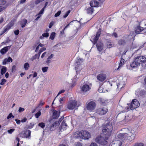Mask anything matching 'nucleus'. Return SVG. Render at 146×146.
Returning a JSON list of instances; mask_svg holds the SVG:
<instances>
[{"label":"nucleus","mask_w":146,"mask_h":146,"mask_svg":"<svg viewBox=\"0 0 146 146\" xmlns=\"http://www.w3.org/2000/svg\"><path fill=\"white\" fill-rule=\"evenodd\" d=\"M65 98L64 97L61 98H60L59 102L60 103H62V102L64 101Z\"/></svg>","instance_id":"nucleus-62"},{"label":"nucleus","mask_w":146,"mask_h":146,"mask_svg":"<svg viewBox=\"0 0 146 146\" xmlns=\"http://www.w3.org/2000/svg\"><path fill=\"white\" fill-rule=\"evenodd\" d=\"M54 24V22L53 21L51 22L49 24V25L48 26L49 28H51Z\"/></svg>","instance_id":"nucleus-51"},{"label":"nucleus","mask_w":146,"mask_h":146,"mask_svg":"<svg viewBox=\"0 0 146 146\" xmlns=\"http://www.w3.org/2000/svg\"><path fill=\"white\" fill-rule=\"evenodd\" d=\"M38 125L42 128H43L45 127V124L44 123L41 122L38 124Z\"/></svg>","instance_id":"nucleus-37"},{"label":"nucleus","mask_w":146,"mask_h":146,"mask_svg":"<svg viewBox=\"0 0 146 146\" xmlns=\"http://www.w3.org/2000/svg\"><path fill=\"white\" fill-rule=\"evenodd\" d=\"M124 59L122 58L119 64L118 67L117 69V70L120 69V68L122 67L124 64Z\"/></svg>","instance_id":"nucleus-25"},{"label":"nucleus","mask_w":146,"mask_h":146,"mask_svg":"<svg viewBox=\"0 0 146 146\" xmlns=\"http://www.w3.org/2000/svg\"><path fill=\"white\" fill-rule=\"evenodd\" d=\"M7 62V58H5L3 60V65H5L6 64Z\"/></svg>","instance_id":"nucleus-53"},{"label":"nucleus","mask_w":146,"mask_h":146,"mask_svg":"<svg viewBox=\"0 0 146 146\" xmlns=\"http://www.w3.org/2000/svg\"><path fill=\"white\" fill-rule=\"evenodd\" d=\"M113 130V127L111 124L108 123L104 126L102 128L103 135L106 136V139H108L110 136Z\"/></svg>","instance_id":"nucleus-2"},{"label":"nucleus","mask_w":146,"mask_h":146,"mask_svg":"<svg viewBox=\"0 0 146 146\" xmlns=\"http://www.w3.org/2000/svg\"><path fill=\"white\" fill-rule=\"evenodd\" d=\"M19 33V30H17L14 31V33L16 35H18Z\"/></svg>","instance_id":"nucleus-58"},{"label":"nucleus","mask_w":146,"mask_h":146,"mask_svg":"<svg viewBox=\"0 0 146 146\" xmlns=\"http://www.w3.org/2000/svg\"><path fill=\"white\" fill-rule=\"evenodd\" d=\"M44 104V102H42V100L40 101L39 104L38 105V107H40L43 105Z\"/></svg>","instance_id":"nucleus-52"},{"label":"nucleus","mask_w":146,"mask_h":146,"mask_svg":"<svg viewBox=\"0 0 146 146\" xmlns=\"http://www.w3.org/2000/svg\"><path fill=\"white\" fill-rule=\"evenodd\" d=\"M46 50V48L45 47H43L42 48H41L39 51V52H38V53H39V55H40L41 53V52H43V51L45 50Z\"/></svg>","instance_id":"nucleus-36"},{"label":"nucleus","mask_w":146,"mask_h":146,"mask_svg":"<svg viewBox=\"0 0 146 146\" xmlns=\"http://www.w3.org/2000/svg\"><path fill=\"white\" fill-rule=\"evenodd\" d=\"M15 130L14 129H11L9 130H8L7 131V132L8 133L10 134H11L12 133V132L14 131Z\"/></svg>","instance_id":"nucleus-47"},{"label":"nucleus","mask_w":146,"mask_h":146,"mask_svg":"<svg viewBox=\"0 0 146 146\" xmlns=\"http://www.w3.org/2000/svg\"><path fill=\"white\" fill-rule=\"evenodd\" d=\"M42 36L43 37H48L49 36V34L47 33H44L42 34Z\"/></svg>","instance_id":"nucleus-45"},{"label":"nucleus","mask_w":146,"mask_h":146,"mask_svg":"<svg viewBox=\"0 0 146 146\" xmlns=\"http://www.w3.org/2000/svg\"><path fill=\"white\" fill-rule=\"evenodd\" d=\"M1 5H4L6 3V1L5 0H1Z\"/></svg>","instance_id":"nucleus-46"},{"label":"nucleus","mask_w":146,"mask_h":146,"mask_svg":"<svg viewBox=\"0 0 146 146\" xmlns=\"http://www.w3.org/2000/svg\"><path fill=\"white\" fill-rule=\"evenodd\" d=\"M39 55V53H38L37 54H36L34 56V57H35L36 58H39L40 55Z\"/></svg>","instance_id":"nucleus-63"},{"label":"nucleus","mask_w":146,"mask_h":146,"mask_svg":"<svg viewBox=\"0 0 146 146\" xmlns=\"http://www.w3.org/2000/svg\"><path fill=\"white\" fill-rule=\"evenodd\" d=\"M93 12V8L92 7L88 8L87 10V13L91 14Z\"/></svg>","instance_id":"nucleus-28"},{"label":"nucleus","mask_w":146,"mask_h":146,"mask_svg":"<svg viewBox=\"0 0 146 146\" xmlns=\"http://www.w3.org/2000/svg\"><path fill=\"white\" fill-rule=\"evenodd\" d=\"M84 60L82 58H80L79 57H78L76 60L75 63V65L76 66L75 68L76 67H78L79 69L80 68H81V69L82 68L81 67L80 64L83 62Z\"/></svg>","instance_id":"nucleus-12"},{"label":"nucleus","mask_w":146,"mask_h":146,"mask_svg":"<svg viewBox=\"0 0 146 146\" xmlns=\"http://www.w3.org/2000/svg\"><path fill=\"white\" fill-rule=\"evenodd\" d=\"M130 66L133 68H137L139 65L137 61H136L135 58L133 60L131 63L130 64Z\"/></svg>","instance_id":"nucleus-19"},{"label":"nucleus","mask_w":146,"mask_h":146,"mask_svg":"<svg viewBox=\"0 0 146 146\" xmlns=\"http://www.w3.org/2000/svg\"><path fill=\"white\" fill-rule=\"evenodd\" d=\"M96 106L95 103L94 102L91 101L88 104L86 108L89 110H92L95 108Z\"/></svg>","instance_id":"nucleus-11"},{"label":"nucleus","mask_w":146,"mask_h":146,"mask_svg":"<svg viewBox=\"0 0 146 146\" xmlns=\"http://www.w3.org/2000/svg\"><path fill=\"white\" fill-rule=\"evenodd\" d=\"M108 110L106 107L100 108L97 110L96 112L100 115H104L107 112Z\"/></svg>","instance_id":"nucleus-10"},{"label":"nucleus","mask_w":146,"mask_h":146,"mask_svg":"<svg viewBox=\"0 0 146 146\" xmlns=\"http://www.w3.org/2000/svg\"><path fill=\"white\" fill-rule=\"evenodd\" d=\"M54 56V54H51L49 56H48L47 58V60H50Z\"/></svg>","instance_id":"nucleus-57"},{"label":"nucleus","mask_w":146,"mask_h":146,"mask_svg":"<svg viewBox=\"0 0 146 146\" xmlns=\"http://www.w3.org/2000/svg\"><path fill=\"white\" fill-rule=\"evenodd\" d=\"M134 145V146H146V145H144L143 143H137Z\"/></svg>","instance_id":"nucleus-34"},{"label":"nucleus","mask_w":146,"mask_h":146,"mask_svg":"<svg viewBox=\"0 0 146 146\" xmlns=\"http://www.w3.org/2000/svg\"><path fill=\"white\" fill-rule=\"evenodd\" d=\"M13 24L11 22L9 23L4 28V30L2 31L1 33L0 34V35H1L6 32L7 31L9 30L13 26Z\"/></svg>","instance_id":"nucleus-15"},{"label":"nucleus","mask_w":146,"mask_h":146,"mask_svg":"<svg viewBox=\"0 0 146 146\" xmlns=\"http://www.w3.org/2000/svg\"><path fill=\"white\" fill-rule=\"evenodd\" d=\"M20 142V139H19L18 137H16L14 141L15 143H16L17 142L19 143Z\"/></svg>","instance_id":"nucleus-50"},{"label":"nucleus","mask_w":146,"mask_h":146,"mask_svg":"<svg viewBox=\"0 0 146 146\" xmlns=\"http://www.w3.org/2000/svg\"><path fill=\"white\" fill-rule=\"evenodd\" d=\"M101 31V28H99L98 31L96 33V36H95L92 37V38L93 39V41H92V42L94 44L97 43V42L98 40L100 35Z\"/></svg>","instance_id":"nucleus-9"},{"label":"nucleus","mask_w":146,"mask_h":146,"mask_svg":"<svg viewBox=\"0 0 146 146\" xmlns=\"http://www.w3.org/2000/svg\"><path fill=\"white\" fill-rule=\"evenodd\" d=\"M135 59L139 66L141 64L143 68H146V58L145 56H139L136 57Z\"/></svg>","instance_id":"nucleus-3"},{"label":"nucleus","mask_w":146,"mask_h":146,"mask_svg":"<svg viewBox=\"0 0 146 146\" xmlns=\"http://www.w3.org/2000/svg\"><path fill=\"white\" fill-rule=\"evenodd\" d=\"M106 136H98L95 139V141L97 143L102 145H105L107 144L108 142L106 139Z\"/></svg>","instance_id":"nucleus-4"},{"label":"nucleus","mask_w":146,"mask_h":146,"mask_svg":"<svg viewBox=\"0 0 146 146\" xmlns=\"http://www.w3.org/2000/svg\"><path fill=\"white\" fill-rule=\"evenodd\" d=\"M58 125V124L57 121H56L51 125L50 128V131H53Z\"/></svg>","instance_id":"nucleus-24"},{"label":"nucleus","mask_w":146,"mask_h":146,"mask_svg":"<svg viewBox=\"0 0 146 146\" xmlns=\"http://www.w3.org/2000/svg\"><path fill=\"white\" fill-rule=\"evenodd\" d=\"M52 117L54 119H57L59 117L60 112L54 110L52 111Z\"/></svg>","instance_id":"nucleus-20"},{"label":"nucleus","mask_w":146,"mask_h":146,"mask_svg":"<svg viewBox=\"0 0 146 146\" xmlns=\"http://www.w3.org/2000/svg\"><path fill=\"white\" fill-rule=\"evenodd\" d=\"M41 114V112L40 111H39L37 113L35 114V116L36 118H38L40 115Z\"/></svg>","instance_id":"nucleus-35"},{"label":"nucleus","mask_w":146,"mask_h":146,"mask_svg":"<svg viewBox=\"0 0 146 146\" xmlns=\"http://www.w3.org/2000/svg\"><path fill=\"white\" fill-rule=\"evenodd\" d=\"M46 54V52H44L41 55V58H43L45 56V55Z\"/></svg>","instance_id":"nucleus-64"},{"label":"nucleus","mask_w":146,"mask_h":146,"mask_svg":"<svg viewBox=\"0 0 146 146\" xmlns=\"http://www.w3.org/2000/svg\"><path fill=\"white\" fill-rule=\"evenodd\" d=\"M111 35L114 36L115 38H117V34L115 32L113 33Z\"/></svg>","instance_id":"nucleus-54"},{"label":"nucleus","mask_w":146,"mask_h":146,"mask_svg":"<svg viewBox=\"0 0 146 146\" xmlns=\"http://www.w3.org/2000/svg\"><path fill=\"white\" fill-rule=\"evenodd\" d=\"M11 117H12V118H14V116L12 115V113H10L7 116V119H9Z\"/></svg>","instance_id":"nucleus-40"},{"label":"nucleus","mask_w":146,"mask_h":146,"mask_svg":"<svg viewBox=\"0 0 146 146\" xmlns=\"http://www.w3.org/2000/svg\"><path fill=\"white\" fill-rule=\"evenodd\" d=\"M140 105L139 102L136 99L133 100L129 106L130 109L132 110L138 107Z\"/></svg>","instance_id":"nucleus-8"},{"label":"nucleus","mask_w":146,"mask_h":146,"mask_svg":"<svg viewBox=\"0 0 146 146\" xmlns=\"http://www.w3.org/2000/svg\"><path fill=\"white\" fill-rule=\"evenodd\" d=\"M48 67H44L42 68V70L43 72L44 73L47 72L48 69Z\"/></svg>","instance_id":"nucleus-33"},{"label":"nucleus","mask_w":146,"mask_h":146,"mask_svg":"<svg viewBox=\"0 0 146 146\" xmlns=\"http://www.w3.org/2000/svg\"><path fill=\"white\" fill-rule=\"evenodd\" d=\"M90 146H98L95 143H92Z\"/></svg>","instance_id":"nucleus-61"},{"label":"nucleus","mask_w":146,"mask_h":146,"mask_svg":"<svg viewBox=\"0 0 146 146\" xmlns=\"http://www.w3.org/2000/svg\"><path fill=\"white\" fill-rule=\"evenodd\" d=\"M28 132V133H25L24 134L25 135V137H24L27 138H29V137H30L31 136V131L29 130H28L27 131ZM30 138H29V139Z\"/></svg>","instance_id":"nucleus-29"},{"label":"nucleus","mask_w":146,"mask_h":146,"mask_svg":"<svg viewBox=\"0 0 146 146\" xmlns=\"http://www.w3.org/2000/svg\"><path fill=\"white\" fill-rule=\"evenodd\" d=\"M44 10V8H43L38 13L42 15L43 13Z\"/></svg>","instance_id":"nucleus-55"},{"label":"nucleus","mask_w":146,"mask_h":146,"mask_svg":"<svg viewBox=\"0 0 146 146\" xmlns=\"http://www.w3.org/2000/svg\"><path fill=\"white\" fill-rule=\"evenodd\" d=\"M61 13V11H58L54 15V16L55 17H57L59 16Z\"/></svg>","instance_id":"nucleus-42"},{"label":"nucleus","mask_w":146,"mask_h":146,"mask_svg":"<svg viewBox=\"0 0 146 146\" xmlns=\"http://www.w3.org/2000/svg\"><path fill=\"white\" fill-rule=\"evenodd\" d=\"M56 33L54 32L52 33L50 36V38L52 40H53L54 39Z\"/></svg>","instance_id":"nucleus-31"},{"label":"nucleus","mask_w":146,"mask_h":146,"mask_svg":"<svg viewBox=\"0 0 146 146\" xmlns=\"http://www.w3.org/2000/svg\"><path fill=\"white\" fill-rule=\"evenodd\" d=\"M76 21L75 20H74L72 21L71 22H70L66 26V27H65L64 30L65 29H66L70 25H71L72 24V23L74 21Z\"/></svg>","instance_id":"nucleus-44"},{"label":"nucleus","mask_w":146,"mask_h":146,"mask_svg":"<svg viewBox=\"0 0 146 146\" xmlns=\"http://www.w3.org/2000/svg\"><path fill=\"white\" fill-rule=\"evenodd\" d=\"M81 90L82 91L84 92H86L88 91L90 88L88 85L85 84L80 87Z\"/></svg>","instance_id":"nucleus-16"},{"label":"nucleus","mask_w":146,"mask_h":146,"mask_svg":"<svg viewBox=\"0 0 146 146\" xmlns=\"http://www.w3.org/2000/svg\"><path fill=\"white\" fill-rule=\"evenodd\" d=\"M6 82V80L5 79H3L1 80L0 84L1 85H3Z\"/></svg>","instance_id":"nucleus-38"},{"label":"nucleus","mask_w":146,"mask_h":146,"mask_svg":"<svg viewBox=\"0 0 146 146\" xmlns=\"http://www.w3.org/2000/svg\"><path fill=\"white\" fill-rule=\"evenodd\" d=\"M7 5H5V6H0V12L3 11V10L5 9L7 7Z\"/></svg>","instance_id":"nucleus-32"},{"label":"nucleus","mask_w":146,"mask_h":146,"mask_svg":"<svg viewBox=\"0 0 146 146\" xmlns=\"http://www.w3.org/2000/svg\"><path fill=\"white\" fill-rule=\"evenodd\" d=\"M68 126L67 124L66 123L65 120H63L62 121L61 125L59 127V129L60 131H61L66 130L68 127Z\"/></svg>","instance_id":"nucleus-14"},{"label":"nucleus","mask_w":146,"mask_h":146,"mask_svg":"<svg viewBox=\"0 0 146 146\" xmlns=\"http://www.w3.org/2000/svg\"><path fill=\"white\" fill-rule=\"evenodd\" d=\"M11 45L4 47L0 50V52L2 54H5L10 48Z\"/></svg>","instance_id":"nucleus-18"},{"label":"nucleus","mask_w":146,"mask_h":146,"mask_svg":"<svg viewBox=\"0 0 146 146\" xmlns=\"http://www.w3.org/2000/svg\"><path fill=\"white\" fill-rule=\"evenodd\" d=\"M15 121H16V123L17 124H19L20 123L21 121L20 120L16 119H15Z\"/></svg>","instance_id":"nucleus-59"},{"label":"nucleus","mask_w":146,"mask_h":146,"mask_svg":"<svg viewBox=\"0 0 146 146\" xmlns=\"http://www.w3.org/2000/svg\"><path fill=\"white\" fill-rule=\"evenodd\" d=\"M126 132L123 133H121L119 134L117 136L118 138L119 139L128 140L131 141L133 140L135 138L134 134L135 131L131 129H126Z\"/></svg>","instance_id":"nucleus-1"},{"label":"nucleus","mask_w":146,"mask_h":146,"mask_svg":"<svg viewBox=\"0 0 146 146\" xmlns=\"http://www.w3.org/2000/svg\"><path fill=\"white\" fill-rule=\"evenodd\" d=\"M12 59L10 57H9L8 59H7V62H12Z\"/></svg>","instance_id":"nucleus-56"},{"label":"nucleus","mask_w":146,"mask_h":146,"mask_svg":"<svg viewBox=\"0 0 146 146\" xmlns=\"http://www.w3.org/2000/svg\"><path fill=\"white\" fill-rule=\"evenodd\" d=\"M41 2L42 1L41 0H36L35 2V3L36 4H37Z\"/></svg>","instance_id":"nucleus-60"},{"label":"nucleus","mask_w":146,"mask_h":146,"mask_svg":"<svg viewBox=\"0 0 146 146\" xmlns=\"http://www.w3.org/2000/svg\"><path fill=\"white\" fill-rule=\"evenodd\" d=\"M16 70V66L15 65H13L12 67V72H15Z\"/></svg>","instance_id":"nucleus-43"},{"label":"nucleus","mask_w":146,"mask_h":146,"mask_svg":"<svg viewBox=\"0 0 146 146\" xmlns=\"http://www.w3.org/2000/svg\"><path fill=\"white\" fill-rule=\"evenodd\" d=\"M65 90H62L60 91L58 93L57 96L56 97H57L58 95H59L60 94L63 93L64 92Z\"/></svg>","instance_id":"nucleus-49"},{"label":"nucleus","mask_w":146,"mask_h":146,"mask_svg":"<svg viewBox=\"0 0 146 146\" xmlns=\"http://www.w3.org/2000/svg\"><path fill=\"white\" fill-rule=\"evenodd\" d=\"M81 70V68H80V69H79L78 67H76L75 70H76V75L75 76H74L73 78L72 79V80L73 81H74L75 82L76 81L78 80V79L79 78L80 73V71Z\"/></svg>","instance_id":"nucleus-13"},{"label":"nucleus","mask_w":146,"mask_h":146,"mask_svg":"<svg viewBox=\"0 0 146 146\" xmlns=\"http://www.w3.org/2000/svg\"><path fill=\"white\" fill-rule=\"evenodd\" d=\"M63 108V105H60L58 107V109L59 110V111L60 112H61V111H63V110L62 109Z\"/></svg>","instance_id":"nucleus-39"},{"label":"nucleus","mask_w":146,"mask_h":146,"mask_svg":"<svg viewBox=\"0 0 146 146\" xmlns=\"http://www.w3.org/2000/svg\"><path fill=\"white\" fill-rule=\"evenodd\" d=\"M70 12V10L68 11L64 16L63 17L64 18L66 17Z\"/></svg>","instance_id":"nucleus-41"},{"label":"nucleus","mask_w":146,"mask_h":146,"mask_svg":"<svg viewBox=\"0 0 146 146\" xmlns=\"http://www.w3.org/2000/svg\"><path fill=\"white\" fill-rule=\"evenodd\" d=\"M130 35H126L123 37V39L119 40L118 41V44L119 45H124L125 44L126 42L130 41L131 39H132V37Z\"/></svg>","instance_id":"nucleus-6"},{"label":"nucleus","mask_w":146,"mask_h":146,"mask_svg":"<svg viewBox=\"0 0 146 146\" xmlns=\"http://www.w3.org/2000/svg\"><path fill=\"white\" fill-rule=\"evenodd\" d=\"M77 105L76 101L73 100H71L69 102L67 105V108L70 110H72L76 108Z\"/></svg>","instance_id":"nucleus-7"},{"label":"nucleus","mask_w":146,"mask_h":146,"mask_svg":"<svg viewBox=\"0 0 146 146\" xmlns=\"http://www.w3.org/2000/svg\"><path fill=\"white\" fill-rule=\"evenodd\" d=\"M99 5V3L97 1H91L90 3V5L91 7H95Z\"/></svg>","instance_id":"nucleus-23"},{"label":"nucleus","mask_w":146,"mask_h":146,"mask_svg":"<svg viewBox=\"0 0 146 146\" xmlns=\"http://www.w3.org/2000/svg\"><path fill=\"white\" fill-rule=\"evenodd\" d=\"M7 68L4 66H2V68L1 69V74L2 75L4 74L6 72Z\"/></svg>","instance_id":"nucleus-27"},{"label":"nucleus","mask_w":146,"mask_h":146,"mask_svg":"<svg viewBox=\"0 0 146 146\" xmlns=\"http://www.w3.org/2000/svg\"><path fill=\"white\" fill-rule=\"evenodd\" d=\"M78 136L82 139H87L90 138V133L86 131L82 130L79 132Z\"/></svg>","instance_id":"nucleus-5"},{"label":"nucleus","mask_w":146,"mask_h":146,"mask_svg":"<svg viewBox=\"0 0 146 146\" xmlns=\"http://www.w3.org/2000/svg\"><path fill=\"white\" fill-rule=\"evenodd\" d=\"M97 78V79L99 81L102 82L106 79V75L105 74H100L98 75Z\"/></svg>","instance_id":"nucleus-17"},{"label":"nucleus","mask_w":146,"mask_h":146,"mask_svg":"<svg viewBox=\"0 0 146 146\" xmlns=\"http://www.w3.org/2000/svg\"><path fill=\"white\" fill-rule=\"evenodd\" d=\"M145 28L141 27L140 26H138L136 29L135 30V33L137 34L140 33L143 31Z\"/></svg>","instance_id":"nucleus-22"},{"label":"nucleus","mask_w":146,"mask_h":146,"mask_svg":"<svg viewBox=\"0 0 146 146\" xmlns=\"http://www.w3.org/2000/svg\"><path fill=\"white\" fill-rule=\"evenodd\" d=\"M24 110V108L21 107H19L18 111L19 112L21 113L23 112Z\"/></svg>","instance_id":"nucleus-48"},{"label":"nucleus","mask_w":146,"mask_h":146,"mask_svg":"<svg viewBox=\"0 0 146 146\" xmlns=\"http://www.w3.org/2000/svg\"><path fill=\"white\" fill-rule=\"evenodd\" d=\"M27 19H23L22 21L21 22V25L22 28L25 27L27 23Z\"/></svg>","instance_id":"nucleus-26"},{"label":"nucleus","mask_w":146,"mask_h":146,"mask_svg":"<svg viewBox=\"0 0 146 146\" xmlns=\"http://www.w3.org/2000/svg\"><path fill=\"white\" fill-rule=\"evenodd\" d=\"M29 65L27 62L25 63L24 65V68L26 70H27L29 69Z\"/></svg>","instance_id":"nucleus-30"},{"label":"nucleus","mask_w":146,"mask_h":146,"mask_svg":"<svg viewBox=\"0 0 146 146\" xmlns=\"http://www.w3.org/2000/svg\"><path fill=\"white\" fill-rule=\"evenodd\" d=\"M96 45L98 50L99 52L102 51L103 48V43L101 42H98Z\"/></svg>","instance_id":"nucleus-21"}]
</instances>
